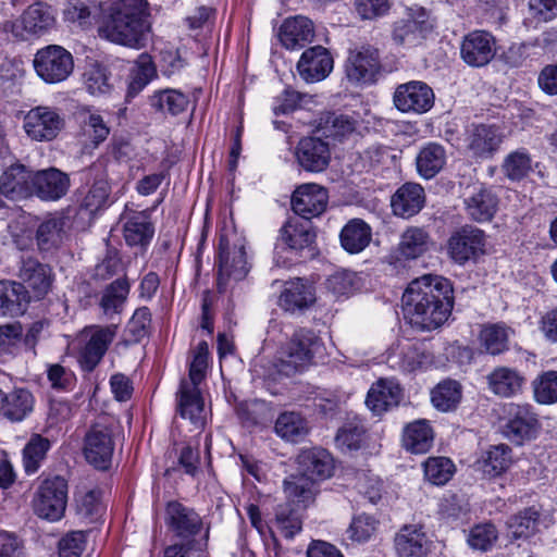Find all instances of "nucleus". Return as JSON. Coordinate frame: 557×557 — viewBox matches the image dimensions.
Masks as SVG:
<instances>
[{
  "label": "nucleus",
  "instance_id": "obj_1",
  "mask_svg": "<svg viewBox=\"0 0 557 557\" xmlns=\"http://www.w3.org/2000/svg\"><path fill=\"white\" fill-rule=\"evenodd\" d=\"M403 311L409 323L432 331L445 323L454 306V288L449 280L425 274L410 282L403 294Z\"/></svg>",
  "mask_w": 557,
  "mask_h": 557
},
{
  "label": "nucleus",
  "instance_id": "obj_2",
  "mask_svg": "<svg viewBox=\"0 0 557 557\" xmlns=\"http://www.w3.org/2000/svg\"><path fill=\"white\" fill-rule=\"evenodd\" d=\"M103 24L99 33L108 40L141 48L150 33L147 0H108L100 4Z\"/></svg>",
  "mask_w": 557,
  "mask_h": 557
},
{
  "label": "nucleus",
  "instance_id": "obj_3",
  "mask_svg": "<svg viewBox=\"0 0 557 557\" xmlns=\"http://www.w3.org/2000/svg\"><path fill=\"white\" fill-rule=\"evenodd\" d=\"M298 473L284 480L287 498L308 507L318 493L317 482L331 476L333 459L323 448L302 449L297 456Z\"/></svg>",
  "mask_w": 557,
  "mask_h": 557
},
{
  "label": "nucleus",
  "instance_id": "obj_4",
  "mask_svg": "<svg viewBox=\"0 0 557 557\" xmlns=\"http://www.w3.org/2000/svg\"><path fill=\"white\" fill-rule=\"evenodd\" d=\"M321 346L320 337L312 330H296L289 341L276 352L274 366L277 372L290 376L304 371L312 363Z\"/></svg>",
  "mask_w": 557,
  "mask_h": 557
},
{
  "label": "nucleus",
  "instance_id": "obj_5",
  "mask_svg": "<svg viewBox=\"0 0 557 557\" xmlns=\"http://www.w3.org/2000/svg\"><path fill=\"white\" fill-rule=\"evenodd\" d=\"M315 240V232L310 221L288 220L281 230L274 249V262L277 267H290L306 249L310 250Z\"/></svg>",
  "mask_w": 557,
  "mask_h": 557
},
{
  "label": "nucleus",
  "instance_id": "obj_6",
  "mask_svg": "<svg viewBox=\"0 0 557 557\" xmlns=\"http://www.w3.org/2000/svg\"><path fill=\"white\" fill-rule=\"evenodd\" d=\"M249 272L246 255L245 238L236 233H225L220 236L218 256V288L220 292L227 281H240Z\"/></svg>",
  "mask_w": 557,
  "mask_h": 557
},
{
  "label": "nucleus",
  "instance_id": "obj_7",
  "mask_svg": "<svg viewBox=\"0 0 557 557\" xmlns=\"http://www.w3.org/2000/svg\"><path fill=\"white\" fill-rule=\"evenodd\" d=\"M115 420L107 414L98 417L84 438V455L96 469L110 468L114 451Z\"/></svg>",
  "mask_w": 557,
  "mask_h": 557
},
{
  "label": "nucleus",
  "instance_id": "obj_8",
  "mask_svg": "<svg viewBox=\"0 0 557 557\" xmlns=\"http://www.w3.org/2000/svg\"><path fill=\"white\" fill-rule=\"evenodd\" d=\"M67 503V483L62 476L45 480L33 498L34 512L41 519L59 521Z\"/></svg>",
  "mask_w": 557,
  "mask_h": 557
},
{
  "label": "nucleus",
  "instance_id": "obj_9",
  "mask_svg": "<svg viewBox=\"0 0 557 557\" xmlns=\"http://www.w3.org/2000/svg\"><path fill=\"white\" fill-rule=\"evenodd\" d=\"M116 333V324L90 325L81 332L79 362L85 371L91 372L100 363Z\"/></svg>",
  "mask_w": 557,
  "mask_h": 557
},
{
  "label": "nucleus",
  "instance_id": "obj_10",
  "mask_svg": "<svg viewBox=\"0 0 557 557\" xmlns=\"http://www.w3.org/2000/svg\"><path fill=\"white\" fill-rule=\"evenodd\" d=\"M34 69L46 83H60L73 72V55L61 46L50 45L37 51L34 58Z\"/></svg>",
  "mask_w": 557,
  "mask_h": 557
},
{
  "label": "nucleus",
  "instance_id": "obj_11",
  "mask_svg": "<svg viewBox=\"0 0 557 557\" xmlns=\"http://www.w3.org/2000/svg\"><path fill=\"white\" fill-rule=\"evenodd\" d=\"M503 433L510 441L521 444L531 440L540 429V421L529 404H509L505 408Z\"/></svg>",
  "mask_w": 557,
  "mask_h": 557
},
{
  "label": "nucleus",
  "instance_id": "obj_12",
  "mask_svg": "<svg viewBox=\"0 0 557 557\" xmlns=\"http://www.w3.org/2000/svg\"><path fill=\"white\" fill-rule=\"evenodd\" d=\"M485 246V233L472 225H465L450 235L447 242V251L456 263L465 264L483 255Z\"/></svg>",
  "mask_w": 557,
  "mask_h": 557
},
{
  "label": "nucleus",
  "instance_id": "obj_13",
  "mask_svg": "<svg viewBox=\"0 0 557 557\" xmlns=\"http://www.w3.org/2000/svg\"><path fill=\"white\" fill-rule=\"evenodd\" d=\"M433 22L423 8H411L393 26V40L400 46H416L433 30Z\"/></svg>",
  "mask_w": 557,
  "mask_h": 557
},
{
  "label": "nucleus",
  "instance_id": "obj_14",
  "mask_svg": "<svg viewBox=\"0 0 557 557\" xmlns=\"http://www.w3.org/2000/svg\"><path fill=\"white\" fill-rule=\"evenodd\" d=\"M434 100L433 89L422 81L400 84L393 95L395 108L403 113H425L432 109Z\"/></svg>",
  "mask_w": 557,
  "mask_h": 557
},
{
  "label": "nucleus",
  "instance_id": "obj_15",
  "mask_svg": "<svg viewBox=\"0 0 557 557\" xmlns=\"http://www.w3.org/2000/svg\"><path fill=\"white\" fill-rule=\"evenodd\" d=\"M165 524L173 536L193 542L203 529V521L200 515L191 507L172 500L165 508Z\"/></svg>",
  "mask_w": 557,
  "mask_h": 557
},
{
  "label": "nucleus",
  "instance_id": "obj_16",
  "mask_svg": "<svg viewBox=\"0 0 557 557\" xmlns=\"http://www.w3.org/2000/svg\"><path fill=\"white\" fill-rule=\"evenodd\" d=\"M496 54V39L486 30H472L463 36L460 44V58L471 67L487 65Z\"/></svg>",
  "mask_w": 557,
  "mask_h": 557
},
{
  "label": "nucleus",
  "instance_id": "obj_17",
  "mask_svg": "<svg viewBox=\"0 0 557 557\" xmlns=\"http://www.w3.org/2000/svg\"><path fill=\"white\" fill-rule=\"evenodd\" d=\"M64 126V120L54 108L39 106L28 111L24 119L27 135L38 141L52 140Z\"/></svg>",
  "mask_w": 557,
  "mask_h": 557
},
{
  "label": "nucleus",
  "instance_id": "obj_18",
  "mask_svg": "<svg viewBox=\"0 0 557 557\" xmlns=\"http://www.w3.org/2000/svg\"><path fill=\"white\" fill-rule=\"evenodd\" d=\"M346 75L350 82L369 84L375 81L381 70L380 53L376 48L361 46L349 51L345 64Z\"/></svg>",
  "mask_w": 557,
  "mask_h": 557
},
{
  "label": "nucleus",
  "instance_id": "obj_19",
  "mask_svg": "<svg viewBox=\"0 0 557 557\" xmlns=\"http://www.w3.org/2000/svg\"><path fill=\"white\" fill-rule=\"evenodd\" d=\"M467 216L478 223L490 222L498 210L499 199L492 188L482 184L467 187L463 197Z\"/></svg>",
  "mask_w": 557,
  "mask_h": 557
},
{
  "label": "nucleus",
  "instance_id": "obj_20",
  "mask_svg": "<svg viewBox=\"0 0 557 557\" xmlns=\"http://www.w3.org/2000/svg\"><path fill=\"white\" fill-rule=\"evenodd\" d=\"M327 202V190L314 183L298 186L293 193L290 201L293 211L304 221H310L312 218L321 215L325 211Z\"/></svg>",
  "mask_w": 557,
  "mask_h": 557
},
{
  "label": "nucleus",
  "instance_id": "obj_21",
  "mask_svg": "<svg viewBox=\"0 0 557 557\" xmlns=\"http://www.w3.org/2000/svg\"><path fill=\"white\" fill-rule=\"evenodd\" d=\"M503 138L499 127L495 125H471L466 136L467 149L474 158L490 159L499 149Z\"/></svg>",
  "mask_w": 557,
  "mask_h": 557
},
{
  "label": "nucleus",
  "instance_id": "obj_22",
  "mask_svg": "<svg viewBox=\"0 0 557 557\" xmlns=\"http://www.w3.org/2000/svg\"><path fill=\"white\" fill-rule=\"evenodd\" d=\"M18 277L26 289L29 288L37 299L45 297L51 290L54 281L52 268L35 258L22 260Z\"/></svg>",
  "mask_w": 557,
  "mask_h": 557
},
{
  "label": "nucleus",
  "instance_id": "obj_23",
  "mask_svg": "<svg viewBox=\"0 0 557 557\" xmlns=\"http://www.w3.org/2000/svg\"><path fill=\"white\" fill-rule=\"evenodd\" d=\"M0 194L11 200L30 197L34 195L33 172L21 163L10 165L0 176Z\"/></svg>",
  "mask_w": 557,
  "mask_h": 557
},
{
  "label": "nucleus",
  "instance_id": "obj_24",
  "mask_svg": "<svg viewBox=\"0 0 557 557\" xmlns=\"http://www.w3.org/2000/svg\"><path fill=\"white\" fill-rule=\"evenodd\" d=\"M431 544L420 524H405L394 537L397 557H425L430 552Z\"/></svg>",
  "mask_w": 557,
  "mask_h": 557
},
{
  "label": "nucleus",
  "instance_id": "obj_25",
  "mask_svg": "<svg viewBox=\"0 0 557 557\" xmlns=\"http://www.w3.org/2000/svg\"><path fill=\"white\" fill-rule=\"evenodd\" d=\"M297 70L307 83L320 82L333 70V59L326 48L314 46L302 52Z\"/></svg>",
  "mask_w": 557,
  "mask_h": 557
},
{
  "label": "nucleus",
  "instance_id": "obj_26",
  "mask_svg": "<svg viewBox=\"0 0 557 557\" xmlns=\"http://www.w3.org/2000/svg\"><path fill=\"white\" fill-rule=\"evenodd\" d=\"M314 302V287L308 281L300 277L286 282L278 298L280 307L293 314L302 313Z\"/></svg>",
  "mask_w": 557,
  "mask_h": 557
},
{
  "label": "nucleus",
  "instance_id": "obj_27",
  "mask_svg": "<svg viewBox=\"0 0 557 557\" xmlns=\"http://www.w3.org/2000/svg\"><path fill=\"white\" fill-rule=\"evenodd\" d=\"M296 159L305 171L322 172L331 160L329 144L319 137H305L296 147Z\"/></svg>",
  "mask_w": 557,
  "mask_h": 557
},
{
  "label": "nucleus",
  "instance_id": "obj_28",
  "mask_svg": "<svg viewBox=\"0 0 557 557\" xmlns=\"http://www.w3.org/2000/svg\"><path fill=\"white\" fill-rule=\"evenodd\" d=\"M403 396V388L397 381L380 379L370 387L366 405L375 416H381L389 409L397 407Z\"/></svg>",
  "mask_w": 557,
  "mask_h": 557
},
{
  "label": "nucleus",
  "instance_id": "obj_29",
  "mask_svg": "<svg viewBox=\"0 0 557 557\" xmlns=\"http://www.w3.org/2000/svg\"><path fill=\"white\" fill-rule=\"evenodd\" d=\"M176 409L183 419H188L197 429L205 425V401L196 385L183 379L176 394Z\"/></svg>",
  "mask_w": 557,
  "mask_h": 557
},
{
  "label": "nucleus",
  "instance_id": "obj_30",
  "mask_svg": "<svg viewBox=\"0 0 557 557\" xmlns=\"http://www.w3.org/2000/svg\"><path fill=\"white\" fill-rule=\"evenodd\" d=\"M34 194L42 200H58L69 190V176L58 169L50 168L33 173Z\"/></svg>",
  "mask_w": 557,
  "mask_h": 557
},
{
  "label": "nucleus",
  "instance_id": "obj_31",
  "mask_svg": "<svg viewBox=\"0 0 557 557\" xmlns=\"http://www.w3.org/2000/svg\"><path fill=\"white\" fill-rule=\"evenodd\" d=\"M425 202L424 189L417 183H405L392 196L391 206L395 215L408 219L421 211Z\"/></svg>",
  "mask_w": 557,
  "mask_h": 557
},
{
  "label": "nucleus",
  "instance_id": "obj_32",
  "mask_svg": "<svg viewBox=\"0 0 557 557\" xmlns=\"http://www.w3.org/2000/svg\"><path fill=\"white\" fill-rule=\"evenodd\" d=\"M278 37L286 49H301L314 37L313 23L301 15L286 18L280 27Z\"/></svg>",
  "mask_w": 557,
  "mask_h": 557
},
{
  "label": "nucleus",
  "instance_id": "obj_33",
  "mask_svg": "<svg viewBox=\"0 0 557 557\" xmlns=\"http://www.w3.org/2000/svg\"><path fill=\"white\" fill-rule=\"evenodd\" d=\"M29 301V292L22 283L0 281V317L22 315L27 310Z\"/></svg>",
  "mask_w": 557,
  "mask_h": 557
},
{
  "label": "nucleus",
  "instance_id": "obj_34",
  "mask_svg": "<svg viewBox=\"0 0 557 557\" xmlns=\"http://www.w3.org/2000/svg\"><path fill=\"white\" fill-rule=\"evenodd\" d=\"M67 218L62 214L47 216L37 227L36 242L40 251L59 248L66 237Z\"/></svg>",
  "mask_w": 557,
  "mask_h": 557
},
{
  "label": "nucleus",
  "instance_id": "obj_35",
  "mask_svg": "<svg viewBox=\"0 0 557 557\" xmlns=\"http://www.w3.org/2000/svg\"><path fill=\"white\" fill-rule=\"evenodd\" d=\"M434 441V432L429 421L416 420L408 423L403 431V447L412 454L428 453Z\"/></svg>",
  "mask_w": 557,
  "mask_h": 557
},
{
  "label": "nucleus",
  "instance_id": "obj_36",
  "mask_svg": "<svg viewBox=\"0 0 557 557\" xmlns=\"http://www.w3.org/2000/svg\"><path fill=\"white\" fill-rule=\"evenodd\" d=\"M123 234L127 245L145 248L151 242L154 226L150 215L145 211L129 215L123 226Z\"/></svg>",
  "mask_w": 557,
  "mask_h": 557
},
{
  "label": "nucleus",
  "instance_id": "obj_37",
  "mask_svg": "<svg viewBox=\"0 0 557 557\" xmlns=\"http://www.w3.org/2000/svg\"><path fill=\"white\" fill-rule=\"evenodd\" d=\"M33 395L25 388L8 394L0 389V411L11 421H22L33 410Z\"/></svg>",
  "mask_w": 557,
  "mask_h": 557
},
{
  "label": "nucleus",
  "instance_id": "obj_38",
  "mask_svg": "<svg viewBox=\"0 0 557 557\" xmlns=\"http://www.w3.org/2000/svg\"><path fill=\"white\" fill-rule=\"evenodd\" d=\"M23 30L32 35H42L53 28L55 17L51 7L38 2L29 5L21 15Z\"/></svg>",
  "mask_w": 557,
  "mask_h": 557
},
{
  "label": "nucleus",
  "instance_id": "obj_39",
  "mask_svg": "<svg viewBox=\"0 0 557 557\" xmlns=\"http://www.w3.org/2000/svg\"><path fill=\"white\" fill-rule=\"evenodd\" d=\"M446 150L437 143H428L416 157V166L420 176L433 178L446 164Z\"/></svg>",
  "mask_w": 557,
  "mask_h": 557
},
{
  "label": "nucleus",
  "instance_id": "obj_40",
  "mask_svg": "<svg viewBox=\"0 0 557 557\" xmlns=\"http://www.w3.org/2000/svg\"><path fill=\"white\" fill-rule=\"evenodd\" d=\"M289 500L275 508V525L284 537L293 539L302 528L301 510L307 507L297 500Z\"/></svg>",
  "mask_w": 557,
  "mask_h": 557
},
{
  "label": "nucleus",
  "instance_id": "obj_41",
  "mask_svg": "<svg viewBox=\"0 0 557 557\" xmlns=\"http://www.w3.org/2000/svg\"><path fill=\"white\" fill-rule=\"evenodd\" d=\"M486 379L490 389L500 397L518 394L524 383V377L517 370L508 367L494 369Z\"/></svg>",
  "mask_w": 557,
  "mask_h": 557
},
{
  "label": "nucleus",
  "instance_id": "obj_42",
  "mask_svg": "<svg viewBox=\"0 0 557 557\" xmlns=\"http://www.w3.org/2000/svg\"><path fill=\"white\" fill-rule=\"evenodd\" d=\"M339 238L347 252L359 253L370 244L372 231L363 220L351 219L343 227Z\"/></svg>",
  "mask_w": 557,
  "mask_h": 557
},
{
  "label": "nucleus",
  "instance_id": "obj_43",
  "mask_svg": "<svg viewBox=\"0 0 557 557\" xmlns=\"http://www.w3.org/2000/svg\"><path fill=\"white\" fill-rule=\"evenodd\" d=\"M129 293V283L126 278H117L109 284L102 292L99 307L107 319H113L123 310Z\"/></svg>",
  "mask_w": 557,
  "mask_h": 557
},
{
  "label": "nucleus",
  "instance_id": "obj_44",
  "mask_svg": "<svg viewBox=\"0 0 557 557\" xmlns=\"http://www.w3.org/2000/svg\"><path fill=\"white\" fill-rule=\"evenodd\" d=\"M275 432L283 440L297 443L306 437L309 425L300 413L287 411L281 413L276 419Z\"/></svg>",
  "mask_w": 557,
  "mask_h": 557
},
{
  "label": "nucleus",
  "instance_id": "obj_45",
  "mask_svg": "<svg viewBox=\"0 0 557 557\" xmlns=\"http://www.w3.org/2000/svg\"><path fill=\"white\" fill-rule=\"evenodd\" d=\"M149 103L156 111L175 116L187 109L189 98L177 89H163L150 96Z\"/></svg>",
  "mask_w": 557,
  "mask_h": 557
},
{
  "label": "nucleus",
  "instance_id": "obj_46",
  "mask_svg": "<svg viewBox=\"0 0 557 557\" xmlns=\"http://www.w3.org/2000/svg\"><path fill=\"white\" fill-rule=\"evenodd\" d=\"M87 174L89 176L101 175L99 178L95 180L83 201V205L87 210L95 212L107 205L110 195V186L107 178L102 175L103 166L101 163H94L87 170Z\"/></svg>",
  "mask_w": 557,
  "mask_h": 557
},
{
  "label": "nucleus",
  "instance_id": "obj_47",
  "mask_svg": "<svg viewBox=\"0 0 557 557\" xmlns=\"http://www.w3.org/2000/svg\"><path fill=\"white\" fill-rule=\"evenodd\" d=\"M431 245L430 235L422 227H409L401 237L398 245V252L405 259H416L429 250Z\"/></svg>",
  "mask_w": 557,
  "mask_h": 557
},
{
  "label": "nucleus",
  "instance_id": "obj_48",
  "mask_svg": "<svg viewBox=\"0 0 557 557\" xmlns=\"http://www.w3.org/2000/svg\"><path fill=\"white\" fill-rule=\"evenodd\" d=\"M541 513L534 506L524 508L507 520L509 534L516 539H529L536 531Z\"/></svg>",
  "mask_w": 557,
  "mask_h": 557
},
{
  "label": "nucleus",
  "instance_id": "obj_49",
  "mask_svg": "<svg viewBox=\"0 0 557 557\" xmlns=\"http://www.w3.org/2000/svg\"><path fill=\"white\" fill-rule=\"evenodd\" d=\"M509 334L510 329L505 324H488L481 330L479 341L486 354L496 356L508 350Z\"/></svg>",
  "mask_w": 557,
  "mask_h": 557
},
{
  "label": "nucleus",
  "instance_id": "obj_50",
  "mask_svg": "<svg viewBox=\"0 0 557 557\" xmlns=\"http://www.w3.org/2000/svg\"><path fill=\"white\" fill-rule=\"evenodd\" d=\"M461 399V385L455 380H445L432 391L433 406L444 412L454 410Z\"/></svg>",
  "mask_w": 557,
  "mask_h": 557
},
{
  "label": "nucleus",
  "instance_id": "obj_51",
  "mask_svg": "<svg viewBox=\"0 0 557 557\" xmlns=\"http://www.w3.org/2000/svg\"><path fill=\"white\" fill-rule=\"evenodd\" d=\"M51 448L49 438L33 434L23 449V462L27 473H35Z\"/></svg>",
  "mask_w": 557,
  "mask_h": 557
},
{
  "label": "nucleus",
  "instance_id": "obj_52",
  "mask_svg": "<svg viewBox=\"0 0 557 557\" xmlns=\"http://www.w3.org/2000/svg\"><path fill=\"white\" fill-rule=\"evenodd\" d=\"M156 66L151 57L147 53L140 54L129 75L127 95L135 97L137 94H139L156 76Z\"/></svg>",
  "mask_w": 557,
  "mask_h": 557
},
{
  "label": "nucleus",
  "instance_id": "obj_53",
  "mask_svg": "<svg viewBox=\"0 0 557 557\" xmlns=\"http://www.w3.org/2000/svg\"><path fill=\"white\" fill-rule=\"evenodd\" d=\"M511 463V449L506 444L491 446L483 457V471L497 476L505 472Z\"/></svg>",
  "mask_w": 557,
  "mask_h": 557
},
{
  "label": "nucleus",
  "instance_id": "obj_54",
  "mask_svg": "<svg viewBox=\"0 0 557 557\" xmlns=\"http://www.w3.org/2000/svg\"><path fill=\"white\" fill-rule=\"evenodd\" d=\"M533 395L536 403L552 405L557 403V371H545L532 382Z\"/></svg>",
  "mask_w": 557,
  "mask_h": 557
},
{
  "label": "nucleus",
  "instance_id": "obj_55",
  "mask_svg": "<svg viewBox=\"0 0 557 557\" xmlns=\"http://www.w3.org/2000/svg\"><path fill=\"white\" fill-rule=\"evenodd\" d=\"M425 479L434 485H444L453 476L455 465L447 457H429L423 462Z\"/></svg>",
  "mask_w": 557,
  "mask_h": 557
},
{
  "label": "nucleus",
  "instance_id": "obj_56",
  "mask_svg": "<svg viewBox=\"0 0 557 557\" xmlns=\"http://www.w3.org/2000/svg\"><path fill=\"white\" fill-rule=\"evenodd\" d=\"M81 128L83 135L89 139L92 148H97L110 134V127L98 113L86 114L82 120Z\"/></svg>",
  "mask_w": 557,
  "mask_h": 557
},
{
  "label": "nucleus",
  "instance_id": "obj_57",
  "mask_svg": "<svg viewBox=\"0 0 557 557\" xmlns=\"http://www.w3.org/2000/svg\"><path fill=\"white\" fill-rule=\"evenodd\" d=\"M502 168L506 177L519 181L530 172L531 158L525 150H517L505 158Z\"/></svg>",
  "mask_w": 557,
  "mask_h": 557
},
{
  "label": "nucleus",
  "instance_id": "obj_58",
  "mask_svg": "<svg viewBox=\"0 0 557 557\" xmlns=\"http://www.w3.org/2000/svg\"><path fill=\"white\" fill-rule=\"evenodd\" d=\"M84 83L86 89L91 95H104L112 88L110 83V73L104 66L99 64L90 65L85 71Z\"/></svg>",
  "mask_w": 557,
  "mask_h": 557
},
{
  "label": "nucleus",
  "instance_id": "obj_59",
  "mask_svg": "<svg viewBox=\"0 0 557 557\" xmlns=\"http://www.w3.org/2000/svg\"><path fill=\"white\" fill-rule=\"evenodd\" d=\"M366 434V428L360 421H349L337 432L335 441L341 448L356 450L360 448Z\"/></svg>",
  "mask_w": 557,
  "mask_h": 557
},
{
  "label": "nucleus",
  "instance_id": "obj_60",
  "mask_svg": "<svg viewBox=\"0 0 557 557\" xmlns=\"http://www.w3.org/2000/svg\"><path fill=\"white\" fill-rule=\"evenodd\" d=\"M102 510L100 492L98 491H89L76 498V512L81 519L88 523L96 522L100 518Z\"/></svg>",
  "mask_w": 557,
  "mask_h": 557
},
{
  "label": "nucleus",
  "instance_id": "obj_61",
  "mask_svg": "<svg viewBox=\"0 0 557 557\" xmlns=\"http://www.w3.org/2000/svg\"><path fill=\"white\" fill-rule=\"evenodd\" d=\"M469 505L462 497L451 494L442 499L438 512L442 519L456 522L462 521L469 513Z\"/></svg>",
  "mask_w": 557,
  "mask_h": 557
},
{
  "label": "nucleus",
  "instance_id": "obj_62",
  "mask_svg": "<svg viewBox=\"0 0 557 557\" xmlns=\"http://www.w3.org/2000/svg\"><path fill=\"white\" fill-rule=\"evenodd\" d=\"M497 540L496 528L491 523L478 524L470 530L468 543L474 549L487 550Z\"/></svg>",
  "mask_w": 557,
  "mask_h": 557
},
{
  "label": "nucleus",
  "instance_id": "obj_63",
  "mask_svg": "<svg viewBox=\"0 0 557 557\" xmlns=\"http://www.w3.org/2000/svg\"><path fill=\"white\" fill-rule=\"evenodd\" d=\"M376 530V521L368 515L355 517L348 528L349 537L357 542H364L371 537Z\"/></svg>",
  "mask_w": 557,
  "mask_h": 557
},
{
  "label": "nucleus",
  "instance_id": "obj_64",
  "mask_svg": "<svg viewBox=\"0 0 557 557\" xmlns=\"http://www.w3.org/2000/svg\"><path fill=\"white\" fill-rule=\"evenodd\" d=\"M85 533L73 531L63 536L59 542L60 557H81L85 549Z\"/></svg>",
  "mask_w": 557,
  "mask_h": 557
}]
</instances>
